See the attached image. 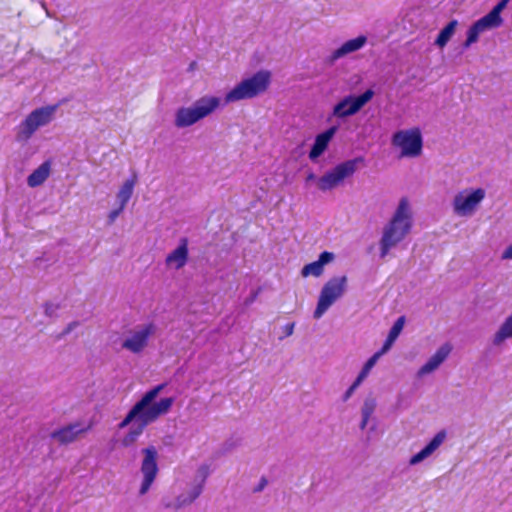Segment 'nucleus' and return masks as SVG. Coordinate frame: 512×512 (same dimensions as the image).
Wrapping results in <instances>:
<instances>
[{"mask_svg": "<svg viewBox=\"0 0 512 512\" xmlns=\"http://www.w3.org/2000/svg\"><path fill=\"white\" fill-rule=\"evenodd\" d=\"M412 228V214L407 198L400 199L394 215L384 227L380 240V257L384 258L398 243H400Z\"/></svg>", "mask_w": 512, "mask_h": 512, "instance_id": "f257e3e1", "label": "nucleus"}, {"mask_svg": "<svg viewBox=\"0 0 512 512\" xmlns=\"http://www.w3.org/2000/svg\"><path fill=\"white\" fill-rule=\"evenodd\" d=\"M271 82V72L260 70L251 77L243 79L225 96V103L237 102L245 99H252L264 93Z\"/></svg>", "mask_w": 512, "mask_h": 512, "instance_id": "f03ea898", "label": "nucleus"}, {"mask_svg": "<svg viewBox=\"0 0 512 512\" xmlns=\"http://www.w3.org/2000/svg\"><path fill=\"white\" fill-rule=\"evenodd\" d=\"M220 105V98L203 96L190 107H181L176 111L174 124L177 128L192 126L212 114Z\"/></svg>", "mask_w": 512, "mask_h": 512, "instance_id": "7ed1b4c3", "label": "nucleus"}, {"mask_svg": "<svg viewBox=\"0 0 512 512\" xmlns=\"http://www.w3.org/2000/svg\"><path fill=\"white\" fill-rule=\"evenodd\" d=\"M166 383H161L146 391L142 397L131 407L134 413L140 412L150 415L151 419L157 420L160 416L165 415L171 409L175 399L173 397L161 398L156 401L158 395L165 388Z\"/></svg>", "mask_w": 512, "mask_h": 512, "instance_id": "20e7f679", "label": "nucleus"}, {"mask_svg": "<svg viewBox=\"0 0 512 512\" xmlns=\"http://www.w3.org/2000/svg\"><path fill=\"white\" fill-rule=\"evenodd\" d=\"M347 277H333L329 279L322 287L316 309L313 312L314 319H320L326 311L340 299L347 289Z\"/></svg>", "mask_w": 512, "mask_h": 512, "instance_id": "39448f33", "label": "nucleus"}, {"mask_svg": "<svg viewBox=\"0 0 512 512\" xmlns=\"http://www.w3.org/2000/svg\"><path fill=\"white\" fill-rule=\"evenodd\" d=\"M363 163L364 158L359 156L337 164L318 179L317 186L319 190L325 192L336 188L346 178L352 176L356 172L358 165Z\"/></svg>", "mask_w": 512, "mask_h": 512, "instance_id": "423d86ee", "label": "nucleus"}, {"mask_svg": "<svg viewBox=\"0 0 512 512\" xmlns=\"http://www.w3.org/2000/svg\"><path fill=\"white\" fill-rule=\"evenodd\" d=\"M374 96L375 91L372 88L359 95L348 94L334 105L331 116L342 120L352 117L359 113Z\"/></svg>", "mask_w": 512, "mask_h": 512, "instance_id": "0eeeda50", "label": "nucleus"}, {"mask_svg": "<svg viewBox=\"0 0 512 512\" xmlns=\"http://www.w3.org/2000/svg\"><path fill=\"white\" fill-rule=\"evenodd\" d=\"M392 144L401 148V157H418L422 153L423 138L418 128L394 133Z\"/></svg>", "mask_w": 512, "mask_h": 512, "instance_id": "6e6552de", "label": "nucleus"}, {"mask_svg": "<svg viewBox=\"0 0 512 512\" xmlns=\"http://www.w3.org/2000/svg\"><path fill=\"white\" fill-rule=\"evenodd\" d=\"M151 416L148 414H143L140 412L134 413V409L131 408L124 419L118 424L119 429H124L130 424H133L129 430V432L122 439V445L124 447L131 446L134 442H136L137 438L143 433L144 429L151 423L155 422V420L150 418Z\"/></svg>", "mask_w": 512, "mask_h": 512, "instance_id": "1a4fd4ad", "label": "nucleus"}, {"mask_svg": "<svg viewBox=\"0 0 512 512\" xmlns=\"http://www.w3.org/2000/svg\"><path fill=\"white\" fill-rule=\"evenodd\" d=\"M56 111V106H45L32 111L21 123L18 140H28L41 126L48 124Z\"/></svg>", "mask_w": 512, "mask_h": 512, "instance_id": "9d476101", "label": "nucleus"}, {"mask_svg": "<svg viewBox=\"0 0 512 512\" xmlns=\"http://www.w3.org/2000/svg\"><path fill=\"white\" fill-rule=\"evenodd\" d=\"M484 197L485 191L482 188H477L469 192H460L453 200L454 212L460 216L471 215Z\"/></svg>", "mask_w": 512, "mask_h": 512, "instance_id": "9b49d317", "label": "nucleus"}, {"mask_svg": "<svg viewBox=\"0 0 512 512\" xmlns=\"http://www.w3.org/2000/svg\"><path fill=\"white\" fill-rule=\"evenodd\" d=\"M156 327L153 323L145 325L142 329L136 331L130 338L122 343V348L132 353H140L148 344L149 336L155 333Z\"/></svg>", "mask_w": 512, "mask_h": 512, "instance_id": "f8f14e48", "label": "nucleus"}, {"mask_svg": "<svg viewBox=\"0 0 512 512\" xmlns=\"http://www.w3.org/2000/svg\"><path fill=\"white\" fill-rule=\"evenodd\" d=\"M90 425L82 427L79 422L68 424L60 429L54 430L50 437L58 442L60 445H67L74 442L79 435L87 432Z\"/></svg>", "mask_w": 512, "mask_h": 512, "instance_id": "ddd939ff", "label": "nucleus"}, {"mask_svg": "<svg viewBox=\"0 0 512 512\" xmlns=\"http://www.w3.org/2000/svg\"><path fill=\"white\" fill-rule=\"evenodd\" d=\"M337 131L338 126H331L325 131L316 135L308 155L312 162H317L318 158L327 150L329 143Z\"/></svg>", "mask_w": 512, "mask_h": 512, "instance_id": "4468645a", "label": "nucleus"}, {"mask_svg": "<svg viewBox=\"0 0 512 512\" xmlns=\"http://www.w3.org/2000/svg\"><path fill=\"white\" fill-rule=\"evenodd\" d=\"M366 43L367 37L364 35H359L356 38L347 40L339 48L333 51V53L327 58L326 62L329 65H333L338 59L360 50Z\"/></svg>", "mask_w": 512, "mask_h": 512, "instance_id": "2eb2a0df", "label": "nucleus"}, {"mask_svg": "<svg viewBox=\"0 0 512 512\" xmlns=\"http://www.w3.org/2000/svg\"><path fill=\"white\" fill-rule=\"evenodd\" d=\"M452 347L446 343L427 360V362L418 370L417 376L422 377L435 371L448 357Z\"/></svg>", "mask_w": 512, "mask_h": 512, "instance_id": "dca6fc26", "label": "nucleus"}, {"mask_svg": "<svg viewBox=\"0 0 512 512\" xmlns=\"http://www.w3.org/2000/svg\"><path fill=\"white\" fill-rule=\"evenodd\" d=\"M335 259V255L329 251H323L319 254L318 259L303 266L301 275L303 277L314 276L320 277L324 272L325 265L331 263Z\"/></svg>", "mask_w": 512, "mask_h": 512, "instance_id": "f3484780", "label": "nucleus"}, {"mask_svg": "<svg viewBox=\"0 0 512 512\" xmlns=\"http://www.w3.org/2000/svg\"><path fill=\"white\" fill-rule=\"evenodd\" d=\"M446 438L445 430L439 431L418 453L414 454L410 460V465H417L428 458L443 443Z\"/></svg>", "mask_w": 512, "mask_h": 512, "instance_id": "a211bd4d", "label": "nucleus"}, {"mask_svg": "<svg viewBox=\"0 0 512 512\" xmlns=\"http://www.w3.org/2000/svg\"><path fill=\"white\" fill-rule=\"evenodd\" d=\"M188 239L182 237L179 240L178 246L167 255L166 264L174 265L176 269L183 268L188 260Z\"/></svg>", "mask_w": 512, "mask_h": 512, "instance_id": "6ab92c4d", "label": "nucleus"}, {"mask_svg": "<svg viewBox=\"0 0 512 512\" xmlns=\"http://www.w3.org/2000/svg\"><path fill=\"white\" fill-rule=\"evenodd\" d=\"M142 454L144 458L141 464V472L143 476L156 478L158 472L157 466V450L154 446H149L147 448L142 449Z\"/></svg>", "mask_w": 512, "mask_h": 512, "instance_id": "aec40b11", "label": "nucleus"}, {"mask_svg": "<svg viewBox=\"0 0 512 512\" xmlns=\"http://www.w3.org/2000/svg\"><path fill=\"white\" fill-rule=\"evenodd\" d=\"M51 170L50 161H44L38 168H36L28 177L27 184L29 187L34 188L42 185L49 177Z\"/></svg>", "mask_w": 512, "mask_h": 512, "instance_id": "412c9836", "label": "nucleus"}, {"mask_svg": "<svg viewBox=\"0 0 512 512\" xmlns=\"http://www.w3.org/2000/svg\"><path fill=\"white\" fill-rule=\"evenodd\" d=\"M136 182L137 175L136 173H133L132 177L130 179H127L118 191L117 200L119 204H122V207H125L128 201L130 200Z\"/></svg>", "mask_w": 512, "mask_h": 512, "instance_id": "4be33fe9", "label": "nucleus"}, {"mask_svg": "<svg viewBox=\"0 0 512 512\" xmlns=\"http://www.w3.org/2000/svg\"><path fill=\"white\" fill-rule=\"evenodd\" d=\"M457 25V20H451L450 22H448L447 25L440 30L438 36L434 41V45H436L439 48H443L455 33Z\"/></svg>", "mask_w": 512, "mask_h": 512, "instance_id": "5701e85b", "label": "nucleus"}, {"mask_svg": "<svg viewBox=\"0 0 512 512\" xmlns=\"http://www.w3.org/2000/svg\"><path fill=\"white\" fill-rule=\"evenodd\" d=\"M502 23L503 20H499L491 12H488L486 15L475 21L474 25L483 33L487 30L500 27Z\"/></svg>", "mask_w": 512, "mask_h": 512, "instance_id": "b1692460", "label": "nucleus"}, {"mask_svg": "<svg viewBox=\"0 0 512 512\" xmlns=\"http://www.w3.org/2000/svg\"><path fill=\"white\" fill-rule=\"evenodd\" d=\"M512 337V314L506 318L499 330L496 332L493 343L494 345H500L506 339Z\"/></svg>", "mask_w": 512, "mask_h": 512, "instance_id": "393cba45", "label": "nucleus"}, {"mask_svg": "<svg viewBox=\"0 0 512 512\" xmlns=\"http://www.w3.org/2000/svg\"><path fill=\"white\" fill-rule=\"evenodd\" d=\"M378 355H372L364 364L361 371L359 372L358 376L355 380H357L359 383H362V381L367 377L370 370L375 366V364L378 361Z\"/></svg>", "mask_w": 512, "mask_h": 512, "instance_id": "a878e982", "label": "nucleus"}, {"mask_svg": "<svg viewBox=\"0 0 512 512\" xmlns=\"http://www.w3.org/2000/svg\"><path fill=\"white\" fill-rule=\"evenodd\" d=\"M482 32L479 31L478 28H476V26L474 25V23L469 27L468 31H467V38L466 40L463 42L462 46H463V49H467L469 48L473 43H476L478 41V38H479V35L481 34Z\"/></svg>", "mask_w": 512, "mask_h": 512, "instance_id": "bb28decb", "label": "nucleus"}, {"mask_svg": "<svg viewBox=\"0 0 512 512\" xmlns=\"http://www.w3.org/2000/svg\"><path fill=\"white\" fill-rule=\"evenodd\" d=\"M376 408V400L373 397H367L364 400L363 406L361 408V415L364 418L370 419L371 415L374 413Z\"/></svg>", "mask_w": 512, "mask_h": 512, "instance_id": "cd10ccee", "label": "nucleus"}, {"mask_svg": "<svg viewBox=\"0 0 512 512\" xmlns=\"http://www.w3.org/2000/svg\"><path fill=\"white\" fill-rule=\"evenodd\" d=\"M406 318L405 316H400L392 325L388 335L392 336L393 338L397 339L399 335L401 334L404 325H405Z\"/></svg>", "mask_w": 512, "mask_h": 512, "instance_id": "c85d7f7f", "label": "nucleus"}, {"mask_svg": "<svg viewBox=\"0 0 512 512\" xmlns=\"http://www.w3.org/2000/svg\"><path fill=\"white\" fill-rule=\"evenodd\" d=\"M239 445H240L239 439L230 438L222 444V446L220 448V452L222 455L228 454V453L232 452L235 448H237Z\"/></svg>", "mask_w": 512, "mask_h": 512, "instance_id": "c756f323", "label": "nucleus"}, {"mask_svg": "<svg viewBox=\"0 0 512 512\" xmlns=\"http://www.w3.org/2000/svg\"><path fill=\"white\" fill-rule=\"evenodd\" d=\"M44 314L49 318H56L57 311L61 308L60 304H54L52 302H45L44 303Z\"/></svg>", "mask_w": 512, "mask_h": 512, "instance_id": "7c9ffc66", "label": "nucleus"}, {"mask_svg": "<svg viewBox=\"0 0 512 512\" xmlns=\"http://www.w3.org/2000/svg\"><path fill=\"white\" fill-rule=\"evenodd\" d=\"M511 0H500L489 12H491L499 20H503L501 12L507 7Z\"/></svg>", "mask_w": 512, "mask_h": 512, "instance_id": "2f4dec72", "label": "nucleus"}, {"mask_svg": "<svg viewBox=\"0 0 512 512\" xmlns=\"http://www.w3.org/2000/svg\"><path fill=\"white\" fill-rule=\"evenodd\" d=\"M210 474V468L208 465H201L196 474V479H200L198 484H202V487H204V484L206 482L207 477Z\"/></svg>", "mask_w": 512, "mask_h": 512, "instance_id": "473e14b6", "label": "nucleus"}, {"mask_svg": "<svg viewBox=\"0 0 512 512\" xmlns=\"http://www.w3.org/2000/svg\"><path fill=\"white\" fill-rule=\"evenodd\" d=\"M397 339L393 338L392 336H387L386 340L384 341L381 349L374 353V355H378V358H380L383 354L387 353L393 344L395 343Z\"/></svg>", "mask_w": 512, "mask_h": 512, "instance_id": "72a5a7b5", "label": "nucleus"}, {"mask_svg": "<svg viewBox=\"0 0 512 512\" xmlns=\"http://www.w3.org/2000/svg\"><path fill=\"white\" fill-rule=\"evenodd\" d=\"M192 502V500L190 499L189 495L187 494H180L177 498H176V501H175V505H174V508L176 510L178 509H181L185 506H188L190 505Z\"/></svg>", "mask_w": 512, "mask_h": 512, "instance_id": "f704fd0d", "label": "nucleus"}, {"mask_svg": "<svg viewBox=\"0 0 512 512\" xmlns=\"http://www.w3.org/2000/svg\"><path fill=\"white\" fill-rule=\"evenodd\" d=\"M154 480H155V478L143 476V481L141 483L139 494L140 495L146 494L148 492V490L150 489Z\"/></svg>", "mask_w": 512, "mask_h": 512, "instance_id": "c9c22d12", "label": "nucleus"}, {"mask_svg": "<svg viewBox=\"0 0 512 512\" xmlns=\"http://www.w3.org/2000/svg\"><path fill=\"white\" fill-rule=\"evenodd\" d=\"M203 487L202 484H196L188 493L192 502H194L202 493Z\"/></svg>", "mask_w": 512, "mask_h": 512, "instance_id": "e433bc0d", "label": "nucleus"}, {"mask_svg": "<svg viewBox=\"0 0 512 512\" xmlns=\"http://www.w3.org/2000/svg\"><path fill=\"white\" fill-rule=\"evenodd\" d=\"M360 384L361 383H359L357 380H354V382L351 384V386L343 394L342 400L344 402L347 401L353 395V393L359 387Z\"/></svg>", "mask_w": 512, "mask_h": 512, "instance_id": "4c0bfd02", "label": "nucleus"}, {"mask_svg": "<svg viewBox=\"0 0 512 512\" xmlns=\"http://www.w3.org/2000/svg\"><path fill=\"white\" fill-rule=\"evenodd\" d=\"M267 484H268L267 478L265 476H262L260 478L258 485L253 488V493L262 492L265 489V487L267 486Z\"/></svg>", "mask_w": 512, "mask_h": 512, "instance_id": "58836bf2", "label": "nucleus"}, {"mask_svg": "<svg viewBox=\"0 0 512 512\" xmlns=\"http://www.w3.org/2000/svg\"><path fill=\"white\" fill-rule=\"evenodd\" d=\"M124 208L125 207H122V204H120L117 209H114L109 213L108 219L110 224L116 220V218L120 215Z\"/></svg>", "mask_w": 512, "mask_h": 512, "instance_id": "ea45409f", "label": "nucleus"}, {"mask_svg": "<svg viewBox=\"0 0 512 512\" xmlns=\"http://www.w3.org/2000/svg\"><path fill=\"white\" fill-rule=\"evenodd\" d=\"M294 325V323H288L284 326V333L286 337L291 336L293 334Z\"/></svg>", "mask_w": 512, "mask_h": 512, "instance_id": "a19ab883", "label": "nucleus"}, {"mask_svg": "<svg viewBox=\"0 0 512 512\" xmlns=\"http://www.w3.org/2000/svg\"><path fill=\"white\" fill-rule=\"evenodd\" d=\"M502 258L503 259H512V244L509 245L505 251L503 252V255H502Z\"/></svg>", "mask_w": 512, "mask_h": 512, "instance_id": "79ce46f5", "label": "nucleus"}, {"mask_svg": "<svg viewBox=\"0 0 512 512\" xmlns=\"http://www.w3.org/2000/svg\"><path fill=\"white\" fill-rule=\"evenodd\" d=\"M77 324H78L77 322H72V323H70V324L66 327V329L63 331V335L69 334V333L73 330V328H74L75 326H77Z\"/></svg>", "mask_w": 512, "mask_h": 512, "instance_id": "37998d69", "label": "nucleus"}, {"mask_svg": "<svg viewBox=\"0 0 512 512\" xmlns=\"http://www.w3.org/2000/svg\"><path fill=\"white\" fill-rule=\"evenodd\" d=\"M368 421H369V419H368V418H364V417H362V420H361V422H360L359 428H360L361 430H364V429L366 428L367 424H368Z\"/></svg>", "mask_w": 512, "mask_h": 512, "instance_id": "c03bdc74", "label": "nucleus"}, {"mask_svg": "<svg viewBox=\"0 0 512 512\" xmlns=\"http://www.w3.org/2000/svg\"><path fill=\"white\" fill-rule=\"evenodd\" d=\"M316 179V175L314 173L308 174L306 181H312Z\"/></svg>", "mask_w": 512, "mask_h": 512, "instance_id": "a18cd8bd", "label": "nucleus"}, {"mask_svg": "<svg viewBox=\"0 0 512 512\" xmlns=\"http://www.w3.org/2000/svg\"><path fill=\"white\" fill-rule=\"evenodd\" d=\"M194 66H195V62H192V63L190 64L189 69H190V70H191V69H194Z\"/></svg>", "mask_w": 512, "mask_h": 512, "instance_id": "49530a36", "label": "nucleus"}, {"mask_svg": "<svg viewBox=\"0 0 512 512\" xmlns=\"http://www.w3.org/2000/svg\"><path fill=\"white\" fill-rule=\"evenodd\" d=\"M41 260H42V258H41V257H37V258L35 259L36 264H38V262H40Z\"/></svg>", "mask_w": 512, "mask_h": 512, "instance_id": "de8ad7c7", "label": "nucleus"}, {"mask_svg": "<svg viewBox=\"0 0 512 512\" xmlns=\"http://www.w3.org/2000/svg\"><path fill=\"white\" fill-rule=\"evenodd\" d=\"M375 430V425L371 426L370 428V431H374Z\"/></svg>", "mask_w": 512, "mask_h": 512, "instance_id": "09e8293b", "label": "nucleus"}]
</instances>
